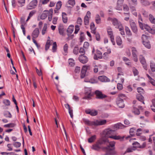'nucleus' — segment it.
Here are the masks:
<instances>
[{"label": "nucleus", "instance_id": "f257e3e1", "mask_svg": "<svg viewBox=\"0 0 155 155\" xmlns=\"http://www.w3.org/2000/svg\"><path fill=\"white\" fill-rule=\"evenodd\" d=\"M99 143L100 144H106L107 147H105L103 149L108 150L110 147H113L115 146V142L114 141L109 142L108 139L104 138H102L99 140Z\"/></svg>", "mask_w": 155, "mask_h": 155}, {"label": "nucleus", "instance_id": "f03ea898", "mask_svg": "<svg viewBox=\"0 0 155 155\" xmlns=\"http://www.w3.org/2000/svg\"><path fill=\"white\" fill-rule=\"evenodd\" d=\"M125 96L123 94H119L117 99L116 103L117 105L120 108H123L124 107L125 104L124 103V99Z\"/></svg>", "mask_w": 155, "mask_h": 155}, {"label": "nucleus", "instance_id": "7ed1b4c3", "mask_svg": "<svg viewBox=\"0 0 155 155\" xmlns=\"http://www.w3.org/2000/svg\"><path fill=\"white\" fill-rule=\"evenodd\" d=\"M114 132V130H106L104 131L103 133V137L102 138H104L108 139V138H109L110 137L112 136L110 135L113 134Z\"/></svg>", "mask_w": 155, "mask_h": 155}, {"label": "nucleus", "instance_id": "20e7f679", "mask_svg": "<svg viewBox=\"0 0 155 155\" xmlns=\"http://www.w3.org/2000/svg\"><path fill=\"white\" fill-rule=\"evenodd\" d=\"M130 24L131 28L133 32L135 34H137L138 33V29L135 23L133 20L130 21Z\"/></svg>", "mask_w": 155, "mask_h": 155}, {"label": "nucleus", "instance_id": "39448f33", "mask_svg": "<svg viewBox=\"0 0 155 155\" xmlns=\"http://www.w3.org/2000/svg\"><path fill=\"white\" fill-rule=\"evenodd\" d=\"M95 93L96 95V98L97 99L103 100L107 97V95L103 94L99 90L96 91Z\"/></svg>", "mask_w": 155, "mask_h": 155}, {"label": "nucleus", "instance_id": "423d86ee", "mask_svg": "<svg viewBox=\"0 0 155 155\" xmlns=\"http://www.w3.org/2000/svg\"><path fill=\"white\" fill-rule=\"evenodd\" d=\"M38 1L37 0H33L30 2L27 8L28 10L32 9L35 8L37 5Z\"/></svg>", "mask_w": 155, "mask_h": 155}, {"label": "nucleus", "instance_id": "0eeeda50", "mask_svg": "<svg viewBox=\"0 0 155 155\" xmlns=\"http://www.w3.org/2000/svg\"><path fill=\"white\" fill-rule=\"evenodd\" d=\"M107 32L108 35L109 36L110 38L111 39V41L112 42L113 44L114 45L115 42L114 41V36L113 35V31H112V29L110 28H109L107 29Z\"/></svg>", "mask_w": 155, "mask_h": 155}, {"label": "nucleus", "instance_id": "6e6552de", "mask_svg": "<svg viewBox=\"0 0 155 155\" xmlns=\"http://www.w3.org/2000/svg\"><path fill=\"white\" fill-rule=\"evenodd\" d=\"M78 59L83 64L86 63L88 61L87 57L83 54H81L79 56Z\"/></svg>", "mask_w": 155, "mask_h": 155}, {"label": "nucleus", "instance_id": "1a4fd4ad", "mask_svg": "<svg viewBox=\"0 0 155 155\" xmlns=\"http://www.w3.org/2000/svg\"><path fill=\"white\" fill-rule=\"evenodd\" d=\"M112 21L113 25L115 26L116 28H118L122 25L121 23L118 21L116 18H114L112 19Z\"/></svg>", "mask_w": 155, "mask_h": 155}, {"label": "nucleus", "instance_id": "9d476101", "mask_svg": "<svg viewBox=\"0 0 155 155\" xmlns=\"http://www.w3.org/2000/svg\"><path fill=\"white\" fill-rule=\"evenodd\" d=\"M89 67L84 66L83 67L81 72V78H84L85 76L87 69Z\"/></svg>", "mask_w": 155, "mask_h": 155}, {"label": "nucleus", "instance_id": "9b49d317", "mask_svg": "<svg viewBox=\"0 0 155 155\" xmlns=\"http://www.w3.org/2000/svg\"><path fill=\"white\" fill-rule=\"evenodd\" d=\"M58 29L59 32L61 35L62 36H64L65 35V34L64 33V30L63 25L61 24L59 25Z\"/></svg>", "mask_w": 155, "mask_h": 155}, {"label": "nucleus", "instance_id": "f8f14e48", "mask_svg": "<svg viewBox=\"0 0 155 155\" xmlns=\"http://www.w3.org/2000/svg\"><path fill=\"white\" fill-rule=\"evenodd\" d=\"M98 80L102 82H107L110 81V80L104 76H101L98 77Z\"/></svg>", "mask_w": 155, "mask_h": 155}, {"label": "nucleus", "instance_id": "ddd939ff", "mask_svg": "<svg viewBox=\"0 0 155 155\" xmlns=\"http://www.w3.org/2000/svg\"><path fill=\"white\" fill-rule=\"evenodd\" d=\"M39 29L36 28L33 31L32 33V36L33 38H37L39 35Z\"/></svg>", "mask_w": 155, "mask_h": 155}, {"label": "nucleus", "instance_id": "4468645a", "mask_svg": "<svg viewBox=\"0 0 155 155\" xmlns=\"http://www.w3.org/2000/svg\"><path fill=\"white\" fill-rule=\"evenodd\" d=\"M124 0H118L117 3V5L116 7L117 10L120 11L121 10L122 5Z\"/></svg>", "mask_w": 155, "mask_h": 155}, {"label": "nucleus", "instance_id": "2eb2a0df", "mask_svg": "<svg viewBox=\"0 0 155 155\" xmlns=\"http://www.w3.org/2000/svg\"><path fill=\"white\" fill-rule=\"evenodd\" d=\"M87 114H90L92 116H95L97 114V112L96 110H87L85 111Z\"/></svg>", "mask_w": 155, "mask_h": 155}, {"label": "nucleus", "instance_id": "dca6fc26", "mask_svg": "<svg viewBox=\"0 0 155 155\" xmlns=\"http://www.w3.org/2000/svg\"><path fill=\"white\" fill-rule=\"evenodd\" d=\"M107 121L105 120H97L95 121V126L102 125L105 124Z\"/></svg>", "mask_w": 155, "mask_h": 155}, {"label": "nucleus", "instance_id": "f3484780", "mask_svg": "<svg viewBox=\"0 0 155 155\" xmlns=\"http://www.w3.org/2000/svg\"><path fill=\"white\" fill-rule=\"evenodd\" d=\"M74 29V26L73 25H71L69 26L67 30V34L68 36H69L73 32Z\"/></svg>", "mask_w": 155, "mask_h": 155}, {"label": "nucleus", "instance_id": "a211bd4d", "mask_svg": "<svg viewBox=\"0 0 155 155\" xmlns=\"http://www.w3.org/2000/svg\"><path fill=\"white\" fill-rule=\"evenodd\" d=\"M49 14L48 11H45L41 15L40 18L42 20L45 19L47 17Z\"/></svg>", "mask_w": 155, "mask_h": 155}, {"label": "nucleus", "instance_id": "6ab92c4d", "mask_svg": "<svg viewBox=\"0 0 155 155\" xmlns=\"http://www.w3.org/2000/svg\"><path fill=\"white\" fill-rule=\"evenodd\" d=\"M124 137H121L120 136L115 135L110 137V138H112L116 140H120V141H122Z\"/></svg>", "mask_w": 155, "mask_h": 155}, {"label": "nucleus", "instance_id": "aec40b11", "mask_svg": "<svg viewBox=\"0 0 155 155\" xmlns=\"http://www.w3.org/2000/svg\"><path fill=\"white\" fill-rule=\"evenodd\" d=\"M145 28L150 33L153 34H155V30L150 28L149 26L146 25L145 27Z\"/></svg>", "mask_w": 155, "mask_h": 155}, {"label": "nucleus", "instance_id": "412c9836", "mask_svg": "<svg viewBox=\"0 0 155 155\" xmlns=\"http://www.w3.org/2000/svg\"><path fill=\"white\" fill-rule=\"evenodd\" d=\"M143 97L140 94H138L137 95V98L139 101L142 102L143 104H144V102L143 101Z\"/></svg>", "mask_w": 155, "mask_h": 155}, {"label": "nucleus", "instance_id": "4be33fe9", "mask_svg": "<svg viewBox=\"0 0 155 155\" xmlns=\"http://www.w3.org/2000/svg\"><path fill=\"white\" fill-rule=\"evenodd\" d=\"M123 9L125 11H126L127 12V13L124 12V14L127 15L129 16V8L128 6L127 5H123Z\"/></svg>", "mask_w": 155, "mask_h": 155}, {"label": "nucleus", "instance_id": "5701e85b", "mask_svg": "<svg viewBox=\"0 0 155 155\" xmlns=\"http://www.w3.org/2000/svg\"><path fill=\"white\" fill-rule=\"evenodd\" d=\"M91 92L90 90H89L88 92H85V93L86 96H85L84 98L86 99H89L91 96Z\"/></svg>", "mask_w": 155, "mask_h": 155}, {"label": "nucleus", "instance_id": "b1692460", "mask_svg": "<svg viewBox=\"0 0 155 155\" xmlns=\"http://www.w3.org/2000/svg\"><path fill=\"white\" fill-rule=\"evenodd\" d=\"M67 14L65 12L62 13V20L64 23H66L68 21V18L66 16Z\"/></svg>", "mask_w": 155, "mask_h": 155}, {"label": "nucleus", "instance_id": "393cba45", "mask_svg": "<svg viewBox=\"0 0 155 155\" xmlns=\"http://www.w3.org/2000/svg\"><path fill=\"white\" fill-rule=\"evenodd\" d=\"M125 30L126 34L129 36H131L132 35V33L129 28L127 27H126Z\"/></svg>", "mask_w": 155, "mask_h": 155}, {"label": "nucleus", "instance_id": "a878e982", "mask_svg": "<svg viewBox=\"0 0 155 155\" xmlns=\"http://www.w3.org/2000/svg\"><path fill=\"white\" fill-rule=\"evenodd\" d=\"M133 112L135 115H139L140 113L139 110L136 107V106H133Z\"/></svg>", "mask_w": 155, "mask_h": 155}, {"label": "nucleus", "instance_id": "bb28decb", "mask_svg": "<svg viewBox=\"0 0 155 155\" xmlns=\"http://www.w3.org/2000/svg\"><path fill=\"white\" fill-rule=\"evenodd\" d=\"M149 18L151 23L155 24V18L152 15H149Z\"/></svg>", "mask_w": 155, "mask_h": 155}, {"label": "nucleus", "instance_id": "cd10ccee", "mask_svg": "<svg viewBox=\"0 0 155 155\" xmlns=\"http://www.w3.org/2000/svg\"><path fill=\"white\" fill-rule=\"evenodd\" d=\"M115 127L118 129H123L125 128L126 126L120 123H119L115 124Z\"/></svg>", "mask_w": 155, "mask_h": 155}, {"label": "nucleus", "instance_id": "c85d7f7f", "mask_svg": "<svg viewBox=\"0 0 155 155\" xmlns=\"http://www.w3.org/2000/svg\"><path fill=\"white\" fill-rule=\"evenodd\" d=\"M91 29V32L94 34H95L96 33L95 29L96 28H95V25L93 22H92L91 24L90 25Z\"/></svg>", "mask_w": 155, "mask_h": 155}, {"label": "nucleus", "instance_id": "c756f323", "mask_svg": "<svg viewBox=\"0 0 155 155\" xmlns=\"http://www.w3.org/2000/svg\"><path fill=\"white\" fill-rule=\"evenodd\" d=\"M99 144L101 145L99 143L98 141V143H97L96 144L93 145L92 148L95 150H98L100 148V147L99 146Z\"/></svg>", "mask_w": 155, "mask_h": 155}, {"label": "nucleus", "instance_id": "7c9ffc66", "mask_svg": "<svg viewBox=\"0 0 155 155\" xmlns=\"http://www.w3.org/2000/svg\"><path fill=\"white\" fill-rule=\"evenodd\" d=\"M86 124L90 126L94 125L95 126V121H90L88 120H86L84 121Z\"/></svg>", "mask_w": 155, "mask_h": 155}, {"label": "nucleus", "instance_id": "2f4dec72", "mask_svg": "<svg viewBox=\"0 0 155 155\" xmlns=\"http://www.w3.org/2000/svg\"><path fill=\"white\" fill-rule=\"evenodd\" d=\"M143 44L147 48L150 49L151 48V45L150 42L148 41H143Z\"/></svg>", "mask_w": 155, "mask_h": 155}, {"label": "nucleus", "instance_id": "473e14b6", "mask_svg": "<svg viewBox=\"0 0 155 155\" xmlns=\"http://www.w3.org/2000/svg\"><path fill=\"white\" fill-rule=\"evenodd\" d=\"M140 60L141 63L143 65H145L146 64L145 60L142 55H140Z\"/></svg>", "mask_w": 155, "mask_h": 155}, {"label": "nucleus", "instance_id": "72a5a7b5", "mask_svg": "<svg viewBox=\"0 0 155 155\" xmlns=\"http://www.w3.org/2000/svg\"><path fill=\"white\" fill-rule=\"evenodd\" d=\"M116 41L117 44L118 45H120L122 43V41L121 38L117 36L116 38Z\"/></svg>", "mask_w": 155, "mask_h": 155}, {"label": "nucleus", "instance_id": "f704fd0d", "mask_svg": "<svg viewBox=\"0 0 155 155\" xmlns=\"http://www.w3.org/2000/svg\"><path fill=\"white\" fill-rule=\"evenodd\" d=\"M141 3L144 6H147L150 5V2L146 0H141Z\"/></svg>", "mask_w": 155, "mask_h": 155}, {"label": "nucleus", "instance_id": "c9c22d12", "mask_svg": "<svg viewBox=\"0 0 155 155\" xmlns=\"http://www.w3.org/2000/svg\"><path fill=\"white\" fill-rule=\"evenodd\" d=\"M47 28V25L46 24H45L41 31L42 35H44L46 33Z\"/></svg>", "mask_w": 155, "mask_h": 155}, {"label": "nucleus", "instance_id": "e433bc0d", "mask_svg": "<svg viewBox=\"0 0 155 155\" xmlns=\"http://www.w3.org/2000/svg\"><path fill=\"white\" fill-rule=\"evenodd\" d=\"M95 21L96 23L97 24H99L101 23V19L99 15L97 14L96 15L95 17Z\"/></svg>", "mask_w": 155, "mask_h": 155}, {"label": "nucleus", "instance_id": "4c0bfd02", "mask_svg": "<svg viewBox=\"0 0 155 155\" xmlns=\"http://www.w3.org/2000/svg\"><path fill=\"white\" fill-rule=\"evenodd\" d=\"M96 138V136L94 135L88 139V142L89 143H91L94 141Z\"/></svg>", "mask_w": 155, "mask_h": 155}, {"label": "nucleus", "instance_id": "58836bf2", "mask_svg": "<svg viewBox=\"0 0 155 155\" xmlns=\"http://www.w3.org/2000/svg\"><path fill=\"white\" fill-rule=\"evenodd\" d=\"M36 11L35 10H33L31 11L29 15V16L28 17V18L26 21H28L30 18L35 13Z\"/></svg>", "mask_w": 155, "mask_h": 155}, {"label": "nucleus", "instance_id": "ea45409f", "mask_svg": "<svg viewBox=\"0 0 155 155\" xmlns=\"http://www.w3.org/2000/svg\"><path fill=\"white\" fill-rule=\"evenodd\" d=\"M68 46L67 44H66L64 45V55H66L67 54V53L68 52Z\"/></svg>", "mask_w": 155, "mask_h": 155}, {"label": "nucleus", "instance_id": "a19ab883", "mask_svg": "<svg viewBox=\"0 0 155 155\" xmlns=\"http://www.w3.org/2000/svg\"><path fill=\"white\" fill-rule=\"evenodd\" d=\"M84 23L85 25H88L89 24V19L87 15H86L84 18Z\"/></svg>", "mask_w": 155, "mask_h": 155}, {"label": "nucleus", "instance_id": "79ce46f5", "mask_svg": "<svg viewBox=\"0 0 155 155\" xmlns=\"http://www.w3.org/2000/svg\"><path fill=\"white\" fill-rule=\"evenodd\" d=\"M50 45V41L49 39L48 40L45 45V49L47 51L49 48Z\"/></svg>", "mask_w": 155, "mask_h": 155}, {"label": "nucleus", "instance_id": "37998d69", "mask_svg": "<svg viewBox=\"0 0 155 155\" xmlns=\"http://www.w3.org/2000/svg\"><path fill=\"white\" fill-rule=\"evenodd\" d=\"M4 115L6 117L11 118L12 115L8 111H5L4 113Z\"/></svg>", "mask_w": 155, "mask_h": 155}, {"label": "nucleus", "instance_id": "c03bdc74", "mask_svg": "<svg viewBox=\"0 0 155 155\" xmlns=\"http://www.w3.org/2000/svg\"><path fill=\"white\" fill-rule=\"evenodd\" d=\"M150 66L152 71H155V64L153 63H150Z\"/></svg>", "mask_w": 155, "mask_h": 155}, {"label": "nucleus", "instance_id": "a18cd8bd", "mask_svg": "<svg viewBox=\"0 0 155 155\" xmlns=\"http://www.w3.org/2000/svg\"><path fill=\"white\" fill-rule=\"evenodd\" d=\"M123 59L125 62L126 64L128 65H130V62L128 58L124 57L123 58Z\"/></svg>", "mask_w": 155, "mask_h": 155}, {"label": "nucleus", "instance_id": "49530a36", "mask_svg": "<svg viewBox=\"0 0 155 155\" xmlns=\"http://www.w3.org/2000/svg\"><path fill=\"white\" fill-rule=\"evenodd\" d=\"M61 2L60 1H58L56 5V9H60L61 6Z\"/></svg>", "mask_w": 155, "mask_h": 155}, {"label": "nucleus", "instance_id": "de8ad7c7", "mask_svg": "<svg viewBox=\"0 0 155 155\" xmlns=\"http://www.w3.org/2000/svg\"><path fill=\"white\" fill-rule=\"evenodd\" d=\"M78 48L77 46L75 47L73 51V53L75 54H77L78 53Z\"/></svg>", "mask_w": 155, "mask_h": 155}, {"label": "nucleus", "instance_id": "09e8293b", "mask_svg": "<svg viewBox=\"0 0 155 155\" xmlns=\"http://www.w3.org/2000/svg\"><path fill=\"white\" fill-rule=\"evenodd\" d=\"M69 64L71 66H73L74 65V60L71 58L69 59Z\"/></svg>", "mask_w": 155, "mask_h": 155}, {"label": "nucleus", "instance_id": "8fccbe9b", "mask_svg": "<svg viewBox=\"0 0 155 155\" xmlns=\"http://www.w3.org/2000/svg\"><path fill=\"white\" fill-rule=\"evenodd\" d=\"M118 28L119 29V31H120V33L121 35H125L124 28L122 25L121 26V27H119Z\"/></svg>", "mask_w": 155, "mask_h": 155}, {"label": "nucleus", "instance_id": "3c124183", "mask_svg": "<svg viewBox=\"0 0 155 155\" xmlns=\"http://www.w3.org/2000/svg\"><path fill=\"white\" fill-rule=\"evenodd\" d=\"M97 54L98 55V58L101 59L102 58V53L101 51L98 50H97Z\"/></svg>", "mask_w": 155, "mask_h": 155}, {"label": "nucleus", "instance_id": "603ef678", "mask_svg": "<svg viewBox=\"0 0 155 155\" xmlns=\"http://www.w3.org/2000/svg\"><path fill=\"white\" fill-rule=\"evenodd\" d=\"M57 49V44L56 42H54L53 44L52 50L53 52H55Z\"/></svg>", "mask_w": 155, "mask_h": 155}, {"label": "nucleus", "instance_id": "864d4df0", "mask_svg": "<svg viewBox=\"0 0 155 155\" xmlns=\"http://www.w3.org/2000/svg\"><path fill=\"white\" fill-rule=\"evenodd\" d=\"M3 103L6 106H9L10 104V101L8 100L7 99L4 100Z\"/></svg>", "mask_w": 155, "mask_h": 155}, {"label": "nucleus", "instance_id": "5fc2aeb1", "mask_svg": "<svg viewBox=\"0 0 155 155\" xmlns=\"http://www.w3.org/2000/svg\"><path fill=\"white\" fill-rule=\"evenodd\" d=\"M135 130V129L134 128H132L130 129V135L132 136L134 135V131Z\"/></svg>", "mask_w": 155, "mask_h": 155}, {"label": "nucleus", "instance_id": "6e6d98bb", "mask_svg": "<svg viewBox=\"0 0 155 155\" xmlns=\"http://www.w3.org/2000/svg\"><path fill=\"white\" fill-rule=\"evenodd\" d=\"M142 129L141 128H139L137 130V133L136 135L137 136H140L141 133V132L142 131Z\"/></svg>", "mask_w": 155, "mask_h": 155}, {"label": "nucleus", "instance_id": "4d7b16f0", "mask_svg": "<svg viewBox=\"0 0 155 155\" xmlns=\"http://www.w3.org/2000/svg\"><path fill=\"white\" fill-rule=\"evenodd\" d=\"M13 145L15 147L17 148L20 147L21 143L19 142H14L13 143Z\"/></svg>", "mask_w": 155, "mask_h": 155}, {"label": "nucleus", "instance_id": "13d9d810", "mask_svg": "<svg viewBox=\"0 0 155 155\" xmlns=\"http://www.w3.org/2000/svg\"><path fill=\"white\" fill-rule=\"evenodd\" d=\"M68 3L70 5L73 6L75 4V1L74 0H69Z\"/></svg>", "mask_w": 155, "mask_h": 155}, {"label": "nucleus", "instance_id": "bf43d9fd", "mask_svg": "<svg viewBox=\"0 0 155 155\" xmlns=\"http://www.w3.org/2000/svg\"><path fill=\"white\" fill-rule=\"evenodd\" d=\"M138 23H139V26H140V28L142 30L143 29V23L142 20H141V21H139Z\"/></svg>", "mask_w": 155, "mask_h": 155}, {"label": "nucleus", "instance_id": "052dcab7", "mask_svg": "<svg viewBox=\"0 0 155 155\" xmlns=\"http://www.w3.org/2000/svg\"><path fill=\"white\" fill-rule=\"evenodd\" d=\"M18 2L20 5V6L22 7L24 5L25 0H18Z\"/></svg>", "mask_w": 155, "mask_h": 155}, {"label": "nucleus", "instance_id": "680f3d73", "mask_svg": "<svg viewBox=\"0 0 155 155\" xmlns=\"http://www.w3.org/2000/svg\"><path fill=\"white\" fill-rule=\"evenodd\" d=\"M141 38L143 40V42L144 41H147V40L148 38V36L144 35H143Z\"/></svg>", "mask_w": 155, "mask_h": 155}, {"label": "nucleus", "instance_id": "e2e57ef3", "mask_svg": "<svg viewBox=\"0 0 155 155\" xmlns=\"http://www.w3.org/2000/svg\"><path fill=\"white\" fill-rule=\"evenodd\" d=\"M15 126L13 124L10 123L4 125V127H14Z\"/></svg>", "mask_w": 155, "mask_h": 155}, {"label": "nucleus", "instance_id": "0e129e2a", "mask_svg": "<svg viewBox=\"0 0 155 155\" xmlns=\"http://www.w3.org/2000/svg\"><path fill=\"white\" fill-rule=\"evenodd\" d=\"M132 144L133 145L135 146L134 147H135L136 148H139L140 144L137 142H135L134 143H133Z\"/></svg>", "mask_w": 155, "mask_h": 155}, {"label": "nucleus", "instance_id": "69168bd1", "mask_svg": "<svg viewBox=\"0 0 155 155\" xmlns=\"http://www.w3.org/2000/svg\"><path fill=\"white\" fill-rule=\"evenodd\" d=\"M137 91L138 92L140 93V94L143 93L144 92L143 89L141 87H138L137 88Z\"/></svg>", "mask_w": 155, "mask_h": 155}, {"label": "nucleus", "instance_id": "338daca9", "mask_svg": "<svg viewBox=\"0 0 155 155\" xmlns=\"http://www.w3.org/2000/svg\"><path fill=\"white\" fill-rule=\"evenodd\" d=\"M79 52L81 54H83L84 55L85 53V51L83 48H81L79 50Z\"/></svg>", "mask_w": 155, "mask_h": 155}, {"label": "nucleus", "instance_id": "774afa93", "mask_svg": "<svg viewBox=\"0 0 155 155\" xmlns=\"http://www.w3.org/2000/svg\"><path fill=\"white\" fill-rule=\"evenodd\" d=\"M77 22L78 24H79L80 25L82 24V20L81 18L79 17L78 18Z\"/></svg>", "mask_w": 155, "mask_h": 155}]
</instances>
